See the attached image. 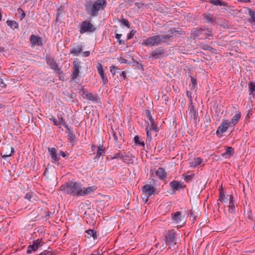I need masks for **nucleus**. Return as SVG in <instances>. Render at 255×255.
<instances>
[{
  "label": "nucleus",
  "mask_w": 255,
  "mask_h": 255,
  "mask_svg": "<svg viewBox=\"0 0 255 255\" xmlns=\"http://www.w3.org/2000/svg\"><path fill=\"white\" fill-rule=\"evenodd\" d=\"M107 4L106 0H97L94 1L87 0L84 4V6L88 14L91 17H95L98 15L99 11L104 9Z\"/></svg>",
  "instance_id": "nucleus-1"
},
{
  "label": "nucleus",
  "mask_w": 255,
  "mask_h": 255,
  "mask_svg": "<svg viewBox=\"0 0 255 255\" xmlns=\"http://www.w3.org/2000/svg\"><path fill=\"white\" fill-rule=\"evenodd\" d=\"M80 186H82L80 182L70 181L61 185L59 189L66 194L77 197L79 195L78 191H80Z\"/></svg>",
  "instance_id": "nucleus-2"
},
{
  "label": "nucleus",
  "mask_w": 255,
  "mask_h": 255,
  "mask_svg": "<svg viewBox=\"0 0 255 255\" xmlns=\"http://www.w3.org/2000/svg\"><path fill=\"white\" fill-rule=\"evenodd\" d=\"M191 38L195 39L198 37L201 39L209 38L213 37L212 29L210 28L201 27L199 28H193L191 31Z\"/></svg>",
  "instance_id": "nucleus-3"
},
{
  "label": "nucleus",
  "mask_w": 255,
  "mask_h": 255,
  "mask_svg": "<svg viewBox=\"0 0 255 255\" xmlns=\"http://www.w3.org/2000/svg\"><path fill=\"white\" fill-rule=\"evenodd\" d=\"M176 231L174 229L166 231L164 234V241L166 245L174 246L176 245Z\"/></svg>",
  "instance_id": "nucleus-4"
},
{
  "label": "nucleus",
  "mask_w": 255,
  "mask_h": 255,
  "mask_svg": "<svg viewBox=\"0 0 255 255\" xmlns=\"http://www.w3.org/2000/svg\"><path fill=\"white\" fill-rule=\"evenodd\" d=\"M80 28L79 32L81 34H83L86 32H93L96 28L92 24L90 21L84 20L81 22L80 25Z\"/></svg>",
  "instance_id": "nucleus-5"
},
{
  "label": "nucleus",
  "mask_w": 255,
  "mask_h": 255,
  "mask_svg": "<svg viewBox=\"0 0 255 255\" xmlns=\"http://www.w3.org/2000/svg\"><path fill=\"white\" fill-rule=\"evenodd\" d=\"M147 125L145 128V130L146 132V142L147 144L150 143L152 139V134L150 132L151 130H153L155 132H158L159 131V128H158L157 125L155 124L154 121L153 122H151V127H149V124L148 122H146Z\"/></svg>",
  "instance_id": "nucleus-6"
},
{
  "label": "nucleus",
  "mask_w": 255,
  "mask_h": 255,
  "mask_svg": "<svg viewBox=\"0 0 255 255\" xmlns=\"http://www.w3.org/2000/svg\"><path fill=\"white\" fill-rule=\"evenodd\" d=\"M230 127H233L229 122V120L223 119L220 126L217 128L216 134L217 136L221 137L222 134L225 132Z\"/></svg>",
  "instance_id": "nucleus-7"
},
{
  "label": "nucleus",
  "mask_w": 255,
  "mask_h": 255,
  "mask_svg": "<svg viewBox=\"0 0 255 255\" xmlns=\"http://www.w3.org/2000/svg\"><path fill=\"white\" fill-rule=\"evenodd\" d=\"M142 192L146 196V202L148 200V197L157 194L156 189L150 184H145L142 187Z\"/></svg>",
  "instance_id": "nucleus-8"
},
{
  "label": "nucleus",
  "mask_w": 255,
  "mask_h": 255,
  "mask_svg": "<svg viewBox=\"0 0 255 255\" xmlns=\"http://www.w3.org/2000/svg\"><path fill=\"white\" fill-rule=\"evenodd\" d=\"M188 110L189 111V114L191 119H193L195 123L196 124L197 122H199V117L198 116V114L196 111V109L195 106L193 105L192 100H190V104L188 107Z\"/></svg>",
  "instance_id": "nucleus-9"
},
{
  "label": "nucleus",
  "mask_w": 255,
  "mask_h": 255,
  "mask_svg": "<svg viewBox=\"0 0 255 255\" xmlns=\"http://www.w3.org/2000/svg\"><path fill=\"white\" fill-rule=\"evenodd\" d=\"M81 62L77 60H74L73 62V72L71 75V79L72 80L76 79L79 75L80 70L81 67Z\"/></svg>",
  "instance_id": "nucleus-10"
},
{
  "label": "nucleus",
  "mask_w": 255,
  "mask_h": 255,
  "mask_svg": "<svg viewBox=\"0 0 255 255\" xmlns=\"http://www.w3.org/2000/svg\"><path fill=\"white\" fill-rule=\"evenodd\" d=\"M29 41L32 48L36 46L42 47L43 46L42 39L38 35L32 34L29 37Z\"/></svg>",
  "instance_id": "nucleus-11"
},
{
  "label": "nucleus",
  "mask_w": 255,
  "mask_h": 255,
  "mask_svg": "<svg viewBox=\"0 0 255 255\" xmlns=\"http://www.w3.org/2000/svg\"><path fill=\"white\" fill-rule=\"evenodd\" d=\"M171 218L176 224H181V225H180V227H182L185 224L184 218L182 217L180 211H177L174 213H172Z\"/></svg>",
  "instance_id": "nucleus-12"
},
{
  "label": "nucleus",
  "mask_w": 255,
  "mask_h": 255,
  "mask_svg": "<svg viewBox=\"0 0 255 255\" xmlns=\"http://www.w3.org/2000/svg\"><path fill=\"white\" fill-rule=\"evenodd\" d=\"M169 186L172 189L173 193H171L174 194L175 191L179 190L180 189H184L186 187V185L183 184V182L174 180L170 182Z\"/></svg>",
  "instance_id": "nucleus-13"
},
{
  "label": "nucleus",
  "mask_w": 255,
  "mask_h": 255,
  "mask_svg": "<svg viewBox=\"0 0 255 255\" xmlns=\"http://www.w3.org/2000/svg\"><path fill=\"white\" fill-rule=\"evenodd\" d=\"M142 45L146 46H152L159 45L157 35L149 37L143 40Z\"/></svg>",
  "instance_id": "nucleus-14"
},
{
  "label": "nucleus",
  "mask_w": 255,
  "mask_h": 255,
  "mask_svg": "<svg viewBox=\"0 0 255 255\" xmlns=\"http://www.w3.org/2000/svg\"><path fill=\"white\" fill-rule=\"evenodd\" d=\"M97 69L98 73H99L101 78L102 79L103 81V85H106L108 83V79L106 75V74L105 73L103 65L101 63H98L97 65Z\"/></svg>",
  "instance_id": "nucleus-15"
},
{
  "label": "nucleus",
  "mask_w": 255,
  "mask_h": 255,
  "mask_svg": "<svg viewBox=\"0 0 255 255\" xmlns=\"http://www.w3.org/2000/svg\"><path fill=\"white\" fill-rule=\"evenodd\" d=\"M83 46L81 43H74L70 49V53L73 56H79L83 50Z\"/></svg>",
  "instance_id": "nucleus-16"
},
{
  "label": "nucleus",
  "mask_w": 255,
  "mask_h": 255,
  "mask_svg": "<svg viewBox=\"0 0 255 255\" xmlns=\"http://www.w3.org/2000/svg\"><path fill=\"white\" fill-rule=\"evenodd\" d=\"M112 136L114 138V143L116 147L119 148H121L122 147V143L121 140H124V137L122 135L121 133H119V135H118L116 131H115L114 129L112 128Z\"/></svg>",
  "instance_id": "nucleus-17"
},
{
  "label": "nucleus",
  "mask_w": 255,
  "mask_h": 255,
  "mask_svg": "<svg viewBox=\"0 0 255 255\" xmlns=\"http://www.w3.org/2000/svg\"><path fill=\"white\" fill-rule=\"evenodd\" d=\"M96 189L97 187L95 186L88 187H82V186H80V191H78V197L88 195L89 193L94 192Z\"/></svg>",
  "instance_id": "nucleus-18"
},
{
  "label": "nucleus",
  "mask_w": 255,
  "mask_h": 255,
  "mask_svg": "<svg viewBox=\"0 0 255 255\" xmlns=\"http://www.w3.org/2000/svg\"><path fill=\"white\" fill-rule=\"evenodd\" d=\"M45 61L49 67L53 70L58 66L55 60V58L52 57L50 54H46L45 57Z\"/></svg>",
  "instance_id": "nucleus-19"
},
{
  "label": "nucleus",
  "mask_w": 255,
  "mask_h": 255,
  "mask_svg": "<svg viewBox=\"0 0 255 255\" xmlns=\"http://www.w3.org/2000/svg\"><path fill=\"white\" fill-rule=\"evenodd\" d=\"M164 49L163 48H162V47H158L152 51L150 57L153 58L155 59H158L160 57H162V55L164 54Z\"/></svg>",
  "instance_id": "nucleus-20"
},
{
  "label": "nucleus",
  "mask_w": 255,
  "mask_h": 255,
  "mask_svg": "<svg viewBox=\"0 0 255 255\" xmlns=\"http://www.w3.org/2000/svg\"><path fill=\"white\" fill-rule=\"evenodd\" d=\"M96 211L95 208L93 206L92 207H89L87 210L85 212L84 214L87 218L89 217L92 219V221L95 222L96 219Z\"/></svg>",
  "instance_id": "nucleus-21"
},
{
  "label": "nucleus",
  "mask_w": 255,
  "mask_h": 255,
  "mask_svg": "<svg viewBox=\"0 0 255 255\" xmlns=\"http://www.w3.org/2000/svg\"><path fill=\"white\" fill-rule=\"evenodd\" d=\"M236 204L233 194L229 195V202L228 205V211L229 213L234 214L236 212Z\"/></svg>",
  "instance_id": "nucleus-22"
},
{
  "label": "nucleus",
  "mask_w": 255,
  "mask_h": 255,
  "mask_svg": "<svg viewBox=\"0 0 255 255\" xmlns=\"http://www.w3.org/2000/svg\"><path fill=\"white\" fill-rule=\"evenodd\" d=\"M155 173L159 179L162 180H165L167 177V173L162 167H159L155 171Z\"/></svg>",
  "instance_id": "nucleus-23"
},
{
  "label": "nucleus",
  "mask_w": 255,
  "mask_h": 255,
  "mask_svg": "<svg viewBox=\"0 0 255 255\" xmlns=\"http://www.w3.org/2000/svg\"><path fill=\"white\" fill-rule=\"evenodd\" d=\"M85 99L88 100L94 103L98 104L100 103V98L97 93L93 94L92 93L89 92L87 95H86Z\"/></svg>",
  "instance_id": "nucleus-24"
},
{
  "label": "nucleus",
  "mask_w": 255,
  "mask_h": 255,
  "mask_svg": "<svg viewBox=\"0 0 255 255\" xmlns=\"http://www.w3.org/2000/svg\"><path fill=\"white\" fill-rule=\"evenodd\" d=\"M106 153V148L104 147L103 144H100L98 146V150L96 153V155L94 158L95 161L99 159L101 156H104Z\"/></svg>",
  "instance_id": "nucleus-25"
},
{
  "label": "nucleus",
  "mask_w": 255,
  "mask_h": 255,
  "mask_svg": "<svg viewBox=\"0 0 255 255\" xmlns=\"http://www.w3.org/2000/svg\"><path fill=\"white\" fill-rule=\"evenodd\" d=\"M158 43H164L167 42L168 41L171 40L172 38L171 34L170 32L167 35H157Z\"/></svg>",
  "instance_id": "nucleus-26"
},
{
  "label": "nucleus",
  "mask_w": 255,
  "mask_h": 255,
  "mask_svg": "<svg viewBox=\"0 0 255 255\" xmlns=\"http://www.w3.org/2000/svg\"><path fill=\"white\" fill-rule=\"evenodd\" d=\"M241 117V113L239 111H236L235 115L232 118L231 120L229 121L231 125L234 127L236 125Z\"/></svg>",
  "instance_id": "nucleus-27"
},
{
  "label": "nucleus",
  "mask_w": 255,
  "mask_h": 255,
  "mask_svg": "<svg viewBox=\"0 0 255 255\" xmlns=\"http://www.w3.org/2000/svg\"><path fill=\"white\" fill-rule=\"evenodd\" d=\"M168 32L171 34L173 37L174 35H185L186 32L180 28H171L168 30Z\"/></svg>",
  "instance_id": "nucleus-28"
},
{
  "label": "nucleus",
  "mask_w": 255,
  "mask_h": 255,
  "mask_svg": "<svg viewBox=\"0 0 255 255\" xmlns=\"http://www.w3.org/2000/svg\"><path fill=\"white\" fill-rule=\"evenodd\" d=\"M133 141L135 146H139L144 148L145 147V143L141 137L138 135H135Z\"/></svg>",
  "instance_id": "nucleus-29"
},
{
  "label": "nucleus",
  "mask_w": 255,
  "mask_h": 255,
  "mask_svg": "<svg viewBox=\"0 0 255 255\" xmlns=\"http://www.w3.org/2000/svg\"><path fill=\"white\" fill-rule=\"evenodd\" d=\"M203 18L208 23L212 24L214 22H216V17H214L212 14L210 13H205L203 15Z\"/></svg>",
  "instance_id": "nucleus-30"
},
{
  "label": "nucleus",
  "mask_w": 255,
  "mask_h": 255,
  "mask_svg": "<svg viewBox=\"0 0 255 255\" xmlns=\"http://www.w3.org/2000/svg\"><path fill=\"white\" fill-rule=\"evenodd\" d=\"M218 201L222 203H226L227 201V198H226V195L223 191L222 186H221L219 189Z\"/></svg>",
  "instance_id": "nucleus-31"
},
{
  "label": "nucleus",
  "mask_w": 255,
  "mask_h": 255,
  "mask_svg": "<svg viewBox=\"0 0 255 255\" xmlns=\"http://www.w3.org/2000/svg\"><path fill=\"white\" fill-rule=\"evenodd\" d=\"M124 154L125 155H124V154L122 153L120 151H119V152L118 153L114 154L113 156H112V159H114L120 158V159H121L123 162H126V159L125 157H128V156L126 154V152H124Z\"/></svg>",
  "instance_id": "nucleus-32"
},
{
  "label": "nucleus",
  "mask_w": 255,
  "mask_h": 255,
  "mask_svg": "<svg viewBox=\"0 0 255 255\" xmlns=\"http://www.w3.org/2000/svg\"><path fill=\"white\" fill-rule=\"evenodd\" d=\"M86 233L87 234V235H85V237L90 238L91 237H93L94 239H97L98 238L97 231L94 229H89L86 231Z\"/></svg>",
  "instance_id": "nucleus-33"
},
{
  "label": "nucleus",
  "mask_w": 255,
  "mask_h": 255,
  "mask_svg": "<svg viewBox=\"0 0 255 255\" xmlns=\"http://www.w3.org/2000/svg\"><path fill=\"white\" fill-rule=\"evenodd\" d=\"M209 2L216 6H224L227 5L226 2L222 0H209Z\"/></svg>",
  "instance_id": "nucleus-34"
},
{
  "label": "nucleus",
  "mask_w": 255,
  "mask_h": 255,
  "mask_svg": "<svg viewBox=\"0 0 255 255\" xmlns=\"http://www.w3.org/2000/svg\"><path fill=\"white\" fill-rule=\"evenodd\" d=\"M234 148L232 147H227L226 151L222 154L223 157H227V156H231L234 153Z\"/></svg>",
  "instance_id": "nucleus-35"
},
{
  "label": "nucleus",
  "mask_w": 255,
  "mask_h": 255,
  "mask_svg": "<svg viewBox=\"0 0 255 255\" xmlns=\"http://www.w3.org/2000/svg\"><path fill=\"white\" fill-rule=\"evenodd\" d=\"M8 149H9V148H8ZM10 151H5L2 150L0 153L1 156L4 158L10 157L12 154L14 153V150L12 147H10Z\"/></svg>",
  "instance_id": "nucleus-36"
},
{
  "label": "nucleus",
  "mask_w": 255,
  "mask_h": 255,
  "mask_svg": "<svg viewBox=\"0 0 255 255\" xmlns=\"http://www.w3.org/2000/svg\"><path fill=\"white\" fill-rule=\"evenodd\" d=\"M247 10L248 12L246 11V13L251 17V18L249 19L250 21L255 22V11L250 8H247Z\"/></svg>",
  "instance_id": "nucleus-37"
},
{
  "label": "nucleus",
  "mask_w": 255,
  "mask_h": 255,
  "mask_svg": "<svg viewBox=\"0 0 255 255\" xmlns=\"http://www.w3.org/2000/svg\"><path fill=\"white\" fill-rule=\"evenodd\" d=\"M255 92V83L252 81H250L249 83V95H252L254 96Z\"/></svg>",
  "instance_id": "nucleus-38"
},
{
  "label": "nucleus",
  "mask_w": 255,
  "mask_h": 255,
  "mask_svg": "<svg viewBox=\"0 0 255 255\" xmlns=\"http://www.w3.org/2000/svg\"><path fill=\"white\" fill-rule=\"evenodd\" d=\"M7 24L12 29H16L18 28V24L15 21L7 20L6 21Z\"/></svg>",
  "instance_id": "nucleus-39"
},
{
  "label": "nucleus",
  "mask_w": 255,
  "mask_h": 255,
  "mask_svg": "<svg viewBox=\"0 0 255 255\" xmlns=\"http://www.w3.org/2000/svg\"><path fill=\"white\" fill-rule=\"evenodd\" d=\"M53 70L56 72L57 74L58 75L59 79L62 81H64V77L62 76L63 74V71L61 68L57 66V67L54 68Z\"/></svg>",
  "instance_id": "nucleus-40"
},
{
  "label": "nucleus",
  "mask_w": 255,
  "mask_h": 255,
  "mask_svg": "<svg viewBox=\"0 0 255 255\" xmlns=\"http://www.w3.org/2000/svg\"><path fill=\"white\" fill-rule=\"evenodd\" d=\"M57 11L56 14V22H57L59 20V18L60 17V15L64 11V6L63 5H60V6L57 7Z\"/></svg>",
  "instance_id": "nucleus-41"
},
{
  "label": "nucleus",
  "mask_w": 255,
  "mask_h": 255,
  "mask_svg": "<svg viewBox=\"0 0 255 255\" xmlns=\"http://www.w3.org/2000/svg\"><path fill=\"white\" fill-rule=\"evenodd\" d=\"M143 115L146 116L147 118L149 120L150 122H153L154 121V119L153 118L152 115H151V113L148 110H145L143 111Z\"/></svg>",
  "instance_id": "nucleus-42"
},
{
  "label": "nucleus",
  "mask_w": 255,
  "mask_h": 255,
  "mask_svg": "<svg viewBox=\"0 0 255 255\" xmlns=\"http://www.w3.org/2000/svg\"><path fill=\"white\" fill-rule=\"evenodd\" d=\"M202 162V159L200 157L194 158V161L192 162L190 164L192 167H196L200 165Z\"/></svg>",
  "instance_id": "nucleus-43"
},
{
  "label": "nucleus",
  "mask_w": 255,
  "mask_h": 255,
  "mask_svg": "<svg viewBox=\"0 0 255 255\" xmlns=\"http://www.w3.org/2000/svg\"><path fill=\"white\" fill-rule=\"evenodd\" d=\"M38 250L37 246L34 245L32 244V245H29L27 247V249L26 251V253L27 254L31 253L32 252L36 251Z\"/></svg>",
  "instance_id": "nucleus-44"
},
{
  "label": "nucleus",
  "mask_w": 255,
  "mask_h": 255,
  "mask_svg": "<svg viewBox=\"0 0 255 255\" xmlns=\"http://www.w3.org/2000/svg\"><path fill=\"white\" fill-rule=\"evenodd\" d=\"M244 215L246 219L252 220V213L250 209H248L247 211H245Z\"/></svg>",
  "instance_id": "nucleus-45"
},
{
  "label": "nucleus",
  "mask_w": 255,
  "mask_h": 255,
  "mask_svg": "<svg viewBox=\"0 0 255 255\" xmlns=\"http://www.w3.org/2000/svg\"><path fill=\"white\" fill-rule=\"evenodd\" d=\"M76 138V136L73 131L68 132V138L71 143H73L75 142Z\"/></svg>",
  "instance_id": "nucleus-46"
},
{
  "label": "nucleus",
  "mask_w": 255,
  "mask_h": 255,
  "mask_svg": "<svg viewBox=\"0 0 255 255\" xmlns=\"http://www.w3.org/2000/svg\"><path fill=\"white\" fill-rule=\"evenodd\" d=\"M89 93L88 90L82 86L79 90L80 95L84 98H85L86 95Z\"/></svg>",
  "instance_id": "nucleus-47"
},
{
  "label": "nucleus",
  "mask_w": 255,
  "mask_h": 255,
  "mask_svg": "<svg viewBox=\"0 0 255 255\" xmlns=\"http://www.w3.org/2000/svg\"><path fill=\"white\" fill-rule=\"evenodd\" d=\"M37 255H57V254L55 252L52 251V250H44L41 253Z\"/></svg>",
  "instance_id": "nucleus-48"
},
{
  "label": "nucleus",
  "mask_w": 255,
  "mask_h": 255,
  "mask_svg": "<svg viewBox=\"0 0 255 255\" xmlns=\"http://www.w3.org/2000/svg\"><path fill=\"white\" fill-rule=\"evenodd\" d=\"M64 113L62 114H57V118L58 120H57L58 123H59V125L63 124L64 123H65V121L63 118Z\"/></svg>",
  "instance_id": "nucleus-49"
},
{
  "label": "nucleus",
  "mask_w": 255,
  "mask_h": 255,
  "mask_svg": "<svg viewBox=\"0 0 255 255\" xmlns=\"http://www.w3.org/2000/svg\"><path fill=\"white\" fill-rule=\"evenodd\" d=\"M205 121V127L206 128H208L211 123V120L209 115L206 114L204 117Z\"/></svg>",
  "instance_id": "nucleus-50"
},
{
  "label": "nucleus",
  "mask_w": 255,
  "mask_h": 255,
  "mask_svg": "<svg viewBox=\"0 0 255 255\" xmlns=\"http://www.w3.org/2000/svg\"><path fill=\"white\" fill-rule=\"evenodd\" d=\"M191 82L192 83V89L196 91L197 89V83L196 79H194L193 77L190 78Z\"/></svg>",
  "instance_id": "nucleus-51"
},
{
  "label": "nucleus",
  "mask_w": 255,
  "mask_h": 255,
  "mask_svg": "<svg viewBox=\"0 0 255 255\" xmlns=\"http://www.w3.org/2000/svg\"><path fill=\"white\" fill-rule=\"evenodd\" d=\"M182 176L184 177V179L186 182H189L192 180L194 176H195L194 173H192L191 175H185L183 174Z\"/></svg>",
  "instance_id": "nucleus-52"
},
{
  "label": "nucleus",
  "mask_w": 255,
  "mask_h": 255,
  "mask_svg": "<svg viewBox=\"0 0 255 255\" xmlns=\"http://www.w3.org/2000/svg\"><path fill=\"white\" fill-rule=\"evenodd\" d=\"M51 158H52L51 161L53 163L57 164H59V161L60 158H59V155H57V153L55 154V155H53L52 156H51Z\"/></svg>",
  "instance_id": "nucleus-53"
},
{
  "label": "nucleus",
  "mask_w": 255,
  "mask_h": 255,
  "mask_svg": "<svg viewBox=\"0 0 255 255\" xmlns=\"http://www.w3.org/2000/svg\"><path fill=\"white\" fill-rule=\"evenodd\" d=\"M119 22L125 26L127 27L128 28H130V24L128 19L122 18L119 20Z\"/></svg>",
  "instance_id": "nucleus-54"
},
{
  "label": "nucleus",
  "mask_w": 255,
  "mask_h": 255,
  "mask_svg": "<svg viewBox=\"0 0 255 255\" xmlns=\"http://www.w3.org/2000/svg\"><path fill=\"white\" fill-rule=\"evenodd\" d=\"M184 71L185 72V74L186 75H187L189 77L191 78L192 77L191 76V68L189 66H186L185 68L184 69Z\"/></svg>",
  "instance_id": "nucleus-55"
},
{
  "label": "nucleus",
  "mask_w": 255,
  "mask_h": 255,
  "mask_svg": "<svg viewBox=\"0 0 255 255\" xmlns=\"http://www.w3.org/2000/svg\"><path fill=\"white\" fill-rule=\"evenodd\" d=\"M110 72H111L113 76H114L116 73L117 70H119V68L117 66L112 65L110 66Z\"/></svg>",
  "instance_id": "nucleus-56"
},
{
  "label": "nucleus",
  "mask_w": 255,
  "mask_h": 255,
  "mask_svg": "<svg viewBox=\"0 0 255 255\" xmlns=\"http://www.w3.org/2000/svg\"><path fill=\"white\" fill-rule=\"evenodd\" d=\"M49 120L53 122L54 125L59 126V123H58L57 120L55 119L54 116L51 115L49 118Z\"/></svg>",
  "instance_id": "nucleus-57"
},
{
  "label": "nucleus",
  "mask_w": 255,
  "mask_h": 255,
  "mask_svg": "<svg viewBox=\"0 0 255 255\" xmlns=\"http://www.w3.org/2000/svg\"><path fill=\"white\" fill-rule=\"evenodd\" d=\"M201 48L204 50H207L208 51H211V50L213 49V48L211 46L207 44H201Z\"/></svg>",
  "instance_id": "nucleus-58"
},
{
  "label": "nucleus",
  "mask_w": 255,
  "mask_h": 255,
  "mask_svg": "<svg viewBox=\"0 0 255 255\" xmlns=\"http://www.w3.org/2000/svg\"><path fill=\"white\" fill-rule=\"evenodd\" d=\"M122 35L121 34L117 33L115 36V38L118 40V43L119 45H121L124 43V41L123 40L120 39Z\"/></svg>",
  "instance_id": "nucleus-59"
},
{
  "label": "nucleus",
  "mask_w": 255,
  "mask_h": 255,
  "mask_svg": "<svg viewBox=\"0 0 255 255\" xmlns=\"http://www.w3.org/2000/svg\"><path fill=\"white\" fill-rule=\"evenodd\" d=\"M33 195H34V193L32 192H28L25 194V195L24 196V198L26 199H27L29 201H30L31 199L33 197Z\"/></svg>",
  "instance_id": "nucleus-60"
},
{
  "label": "nucleus",
  "mask_w": 255,
  "mask_h": 255,
  "mask_svg": "<svg viewBox=\"0 0 255 255\" xmlns=\"http://www.w3.org/2000/svg\"><path fill=\"white\" fill-rule=\"evenodd\" d=\"M190 219L191 221L194 222L196 220V216L194 214V212L191 209L190 211Z\"/></svg>",
  "instance_id": "nucleus-61"
},
{
  "label": "nucleus",
  "mask_w": 255,
  "mask_h": 255,
  "mask_svg": "<svg viewBox=\"0 0 255 255\" xmlns=\"http://www.w3.org/2000/svg\"><path fill=\"white\" fill-rule=\"evenodd\" d=\"M48 151L49 152L51 156L56 154V150L54 147H48Z\"/></svg>",
  "instance_id": "nucleus-62"
},
{
  "label": "nucleus",
  "mask_w": 255,
  "mask_h": 255,
  "mask_svg": "<svg viewBox=\"0 0 255 255\" xmlns=\"http://www.w3.org/2000/svg\"><path fill=\"white\" fill-rule=\"evenodd\" d=\"M45 212H46V214L45 215V218H48L52 217L54 213V211L53 212L51 213L47 208H46L45 209Z\"/></svg>",
  "instance_id": "nucleus-63"
},
{
  "label": "nucleus",
  "mask_w": 255,
  "mask_h": 255,
  "mask_svg": "<svg viewBox=\"0 0 255 255\" xmlns=\"http://www.w3.org/2000/svg\"><path fill=\"white\" fill-rule=\"evenodd\" d=\"M136 32V31L135 30H132L129 33H128L127 36L128 39H131L135 34Z\"/></svg>",
  "instance_id": "nucleus-64"
}]
</instances>
